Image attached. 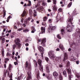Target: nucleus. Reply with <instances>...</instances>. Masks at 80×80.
Wrapping results in <instances>:
<instances>
[{
    "mask_svg": "<svg viewBox=\"0 0 80 80\" xmlns=\"http://www.w3.org/2000/svg\"><path fill=\"white\" fill-rule=\"evenodd\" d=\"M72 21H73V17L71 16L67 21V23H68V24L67 26V30L68 32H71V30H72V25L73 24Z\"/></svg>",
    "mask_w": 80,
    "mask_h": 80,
    "instance_id": "nucleus-1",
    "label": "nucleus"
},
{
    "mask_svg": "<svg viewBox=\"0 0 80 80\" xmlns=\"http://www.w3.org/2000/svg\"><path fill=\"white\" fill-rule=\"evenodd\" d=\"M42 60L40 59H39L38 61V63L39 65V69L41 72L43 71V66L42 64Z\"/></svg>",
    "mask_w": 80,
    "mask_h": 80,
    "instance_id": "nucleus-2",
    "label": "nucleus"
},
{
    "mask_svg": "<svg viewBox=\"0 0 80 80\" xmlns=\"http://www.w3.org/2000/svg\"><path fill=\"white\" fill-rule=\"evenodd\" d=\"M66 70L68 72V80H72V78H73V75L72 74V72H71V70L68 69L66 68Z\"/></svg>",
    "mask_w": 80,
    "mask_h": 80,
    "instance_id": "nucleus-3",
    "label": "nucleus"
},
{
    "mask_svg": "<svg viewBox=\"0 0 80 80\" xmlns=\"http://www.w3.org/2000/svg\"><path fill=\"white\" fill-rule=\"evenodd\" d=\"M15 43L17 45H18V48H20L21 47V44L20 43V39L18 38L15 39Z\"/></svg>",
    "mask_w": 80,
    "mask_h": 80,
    "instance_id": "nucleus-4",
    "label": "nucleus"
},
{
    "mask_svg": "<svg viewBox=\"0 0 80 80\" xmlns=\"http://www.w3.org/2000/svg\"><path fill=\"white\" fill-rule=\"evenodd\" d=\"M26 15H27V12H26L25 10H24L21 16V17L22 18V19L21 20V22L22 23H23V19L22 17H25V16H26Z\"/></svg>",
    "mask_w": 80,
    "mask_h": 80,
    "instance_id": "nucleus-5",
    "label": "nucleus"
},
{
    "mask_svg": "<svg viewBox=\"0 0 80 80\" xmlns=\"http://www.w3.org/2000/svg\"><path fill=\"white\" fill-rule=\"evenodd\" d=\"M76 32H77V34L75 33V35H76L75 37L76 38H78L79 37V38L80 39V29H77L76 30Z\"/></svg>",
    "mask_w": 80,
    "mask_h": 80,
    "instance_id": "nucleus-6",
    "label": "nucleus"
},
{
    "mask_svg": "<svg viewBox=\"0 0 80 80\" xmlns=\"http://www.w3.org/2000/svg\"><path fill=\"white\" fill-rule=\"evenodd\" d=\"M48 54L50 56V59H52L53 58H55V55L54 54V53L53 52V51H50L48 53Z\"/></svg>",
    "mask_w": 80,
    "mask_h": 80,
    "instance_id": "nucleus-7",
    "label": "nucleus"
},
{
    "mask_svg": "<svg viewBox=\"0 0 80 80\" xmlns=\"http://www.w3.org/2000/svg\"><path fill=\"white\" fill-rule=\"evenodd\" d=\"M25 68L26 70H30V66H28V62H26Z\"/></svg>",
    "mask_w": 80,
    "mask_h": 80,
    "instance_id": "nucleus-8",
    "label": "nucleus"
},
{
    "mask_svg": "<svg viewBox=\"0 0 80 80\" xmlns=\"http://www.w3.org/2000/svg\"><path fill=\"white\" fill-rule=\"evenodd\" d=\"M45 42H46V38H44L42 39L41 43V45H42V46L43 47L46 46H45Z\"/></svg>",
    "mask_w": 80,
    "mask_h": 80,
    "instance_id": "nucleus-9",
    "label": "nucleus"
},
{
    "mask_svg": "<svg viewBox=\"0 0 80 80\" xmlns=\"http://www.w3.org/2000/svg\"><path fill=\"white\" fill-rule=\"evenodd\" d=\"M41 32H40V34H43V33H45V27H41Z\"/></svg>",
    "mask_w": 80,
    "mask_h": 80,
    "instance_id": "nucleus-10",
    "label": "nucleus"
},
{
    "mask_svg": "<svg viewBox=\"0 0 80 80\" xmlns=\"http://www.w3.org/2000/svg\"><path fill=\"white\" fill-rule=\"evenodd\" d=\"M44 9V8L42 6L40 7L39 8H37L36 9L37 11H38L40 12H42V11H43Z\"/></svg>",
    "mask_w": 80,
    "mask_h": 80,
    "instance_id": "nucleus-11",
    "label": "nucleus"
},
{
    "mask_svg": "<svg viewBox=\"0 0 80 80\" xmlns=\"http://www.w3.org/2000/svg\"><path fill=\"white\" fill-rule=\"evenodd\" d=\"M46 72L47 73H50V69H49V65L48 64L45 65Z\"/></svg>",
    "mask_w": 80,
    "mask_h": 80,
    "instance_id": "nucleus-12",
    "label": "nucleus"
},
{
    "mask_svg": "<svg viewBox=\"0 0 80 80\" xmlns=\"http://www.w3.org/2000/svg\"><path fill=\"white\" fill-rule=\"evenodd\" d=\"M13 68V66H12V65L11 64H9V66L8 67V68L7 69V70H8V72H12V68Z\"/></svg>",
    "mask_w": 80,
    "mask_h": 80,
    "instance_id": "nucleus-13",
    "label": "nucleus"
},
{
    "mask_svg": "<svg viewBox=\"0 0 80 80\" xmlns=\"http://www.w3.org/2000/svg\"><path fill=\"white\" fill-rule=\"evenodd\" d=\"M38 50H39V52H44V48L43 47H42L41 46H39L38 48Z\"/></svg>",
    "mask_w": 80,
    "mask_h": 80,
    "instance_id": "nucleus-14",
    "label": "nucleus"
},
{
    "mask_svg": "<svg viewBox=\"0 0 80 80\" xmlns=\"http://www.w3.org/2000/svg\"><path fill=\"white\" fill-rule=\"evenodd\" d=\"M64 59L63 60V62H65L68 58V55L67 53H65L64 54Z\"/></svg>",
    "mask_w": 80,
    "mask_h": 80,
    "instance_id": "nucleus-15",
    "label": "nucleus"
},
{
    "mask_svg": "<svg viewBox=\"0 0 80 80\" xmlns=\"http://www.w3.org/2000/svg\"><path fill=\"white\" fill-rule=\"evenodd\" d=\"M0 40L2 41V43H4L5 42V38H3V36H1L0 37Z\"/></svg>",
    "mask_w": 80,
    "mask_h": 80,
    "instance_id": "nucleus-16",
    "label": "nucleus"
},
{
    "mask_svg": "<svg viewBox=\"0 0 80 80\" xmlns=\"http://www.w3.org/2000/svg\"><path fill=\"white\" fill-rule=\"evenodd\" d=\"M62 74L64 77H67V73L65 71H63L62 72Z\"/></svg>",
    "mask_w": 80,
    "mask_h": 80,
    "instance_id": "nucleus-17",
    "label": "nucleus"
},
{
    "mask_svg": "<svg viewBox=\"0 0 80 80\" xmlns=\"http://www.w3.org/2000/svg\"><path fill=\"white\" fill-rule=\"evenodd\" d=\"M31 30L32 31L31 32L32 33H35V32L36 31V29H35V28L33 26H32L31 27Z\"/></svg>",
    "mask_w": 80,
    "mask_h": 80,
    "instance_id": "nucleus-18",
    "label": "nucleus"
},
{
    "mask_svg": "<svg viewBox=\"0 0 80 80\" xmlns=\"http://www.w3.org/2000/svg\"><path fill=\"white\" fill-rule=\"evenodd\" d=\"M28 77L27 78V80H30V79H31V78H32V76H31L29 72H28Z\"/></svg>",
    "mask_w": 80,
    "mask_h": 80,
    "instance_id": "nucleus-19",
    "label": "nucleus"
},
{
    "mask_svg": "<svg viewBox=\"0 0 80 80\" xmlns=\"http://www.w3.org/2000/svg\"><path fill=\"white\" fill-rule=\"evenodd\" d=\"M52 25H49V29H50L51 30H55V27H53V26H52Z\"/></svg>",
    "mask_w": 80,
    "mask_h": 80,
    "instance_id": "nucleus-20",
    "label": "nucleus"
},
{
    "mask_svg": "<svg viewBox=\"0 0 80 80\" xmlns=\"http://www.w3.org/2000/svg\"><path fill=\"white\" fill-rule=\"evenodd\" d=\"M59 47L60 49H61V50L63 51L65 50V48H64V47H63V45L60 44L59 46Z\"/></svg>",
    "mask_w": 80,
    "mask_h": 80,
    "instance_id": "nucleus-21",
    "label": "nucleus"
},
{
    "mask_svg": "<svg viewBox=\"0 0 80 80\" xmlns=\"http://www.w3.org/2000/svg\"><path fill=\"white\" fill-rule=\"evenodd\" d=\"M59 80H63V76H62V75L61 74H60L59 75Z\"/></svg>",
    "mask_w": 80,
    "mask_h": 80,
    "instance_id": "nucleus-22",
    "label": "nucleus"
},
{
    "mask_svg": "<svg viewBox=\"0 0 80 80\" xmlns=\"http://www.w3.org/2000/svg\"><path fill=\"white\" fill-rule=\"evenodd\" d=\"M4 62L5 63L7 64V62H8V61H9V60H10V59L8 58H6L4 59Z\"/></svg>",
    "mask_w": 80,
    "mask_h": 80,
    "instance_id": "nucleus-23",
    "label": "nucleus"
},
{
    "mask_svg": "<svg viewBox=\"0 0 80 80\" xmlns=\"http://www.w3.org/2000/svg\"><path fill=\"white\" fill-rule=\"evenodd\" d=\"M53 75L54 77H58V73L57 72H54L53 73Z\"/></svg>",
    "mask_w": 80,
    "mask_h": 80,
    "instance_id": "nucleus-24",
    "label": "nucleus"
},
{
    "mask_svg": "<svg viewBox=\"0 0 80 80\" xmlns=\"http://www.w3.org/2000/svg\"><path fill=\"white\" fill-rule=\"evenodd\" d=\"M4 49H3V48H2V57H4V55H5V54L4 53Z\"/></svg>",
    "mask_w": 80,
    "mask_h": 80,
    "instance_id": "nucleus-25",
    "label": "nucleus"
},
{
    "mask_svg": "<svg viewBox=\"0 0 80 80\" xmlns=\"http://www.w3.org/2000/svg\"><path fill=\"white\" fill-rule=\"evenodd\" d=\"M3 18H4L5 17V15H6V11L5 10V9H3Z\"/></svg>",
    "mask_w": 80,
    "mask_h": 80,
    "instance_id": "nucleus-26",
    "label": "nucleus"
},
{
    "mask_svg": "<svg viewBox=\"0 0 80 80\" xmlns=\"http://www.w3.org/2000/svg\"><path fill=\"white\" fill-rule=\"evenodd\" d=\"M61 34L62 35H63V33H65V30L63 29H61Z\"/></svg>",
    "mask_w": 80,
    "mask_h": 80,
    "instance_id": "nucleus-27",
    "label": "nucleus"
},
{
    "mask_svg": "<svg viewBox=\"0 0 80 80\" xmlns=\"http://www.w3.org/2000/svg\"><path fill=\"white\" fill-rule=\"evenodd\" d=\"M37 79H38V80H39V79H40V73H38L37 74Z\"/></svg>",
    "mask_w": 80,
    "mask_h": 80,
    "instance_id": "nucleus-28",
    "label": "nucleus"
},
{
    "mask_svg": "<svg viewBox=\"0 0 80 80\" xmlns=\"http://www.w3.org/2000/svg\"><path fill=\"white\" fill-rule=\"evenodd\" d=\"M33 11L34 12L33 13V17H35L37 16V11L35 10H34Z\"/></svg>",
    "mask_w": 80,
    "mask_h": 80,
    "instance_id": "nucleus-29",
    "label": "nucleus"
},
{
    "mask_svg": "<svg viewBox=\"0 0 80 80\" xmlns=\"http://www.w3.org/2000/svg\"><path fill=\"white\" fill-rule=\"evenodd\" d=\"M33 13V12H32V10L31 9H30L29 11V13L30 15H32V13Z\"/></svg>",
    "mask_w": 80,
    "mask_h": 80,
    "instance_id": "nucleus-30",
    "label": "nucleus"
},
{
    "mask_svg": "<svg viewBox=\"0 0 80 80\" xmlns=\"http://www.w3.org/2000/svg\"><path fill=\"white\" fill-rule=\"evenodd\" d=\"M42 25H43V26H44V27H47V23H46V22H42Z\"/></svg>",
    "mask_w": 80,
    "mask_h": 80,
    "instance_id": "nucleus-31",
    "label": "nucleus"
},
{
    "mask_svg": "<svg viewBox=\"0 0 80 80\" xmlns=\"http://www.w3.org/2000/svg\"><path fill=\"white\" fill-rule=\"evenodd\" d=\"M45 59L47 63H48L49 64L50 63V62H49V59L48 58L46 57Z\"/></svg>",
    "mask_w": 80,
    "mask_h": 80,
    "instance_id": "nucleus-32",
    "label": "nucleus"
},
{
    "mask_svg": "<svg viewBox=\"0 0 80 80\" xmlns=\"http://www.w3.org/2000/svg\"><path fill=\"white\" fill-rule=\"evenodd\" d=\"M29 32V30L27 28L23 30V32H25V33H27V32Z\"/></svg>",
    "mask_w": 80,
    "mask_h": 80,
    "instance_id": "nucleus-33",
    "label": "nucleus"
},
{
    "mask_svg": "<svg viewBox=\"0 0 80 80\" xmlns=\"http://www.w3.org/2000/svg\"><path fill=\"white\" fill-rule=\"evenodd\" d=\"M53 11L54 12H56L57 11V8H56V6L55 5H54L53 7Z\"/></svg>",
    "mask_w": 80,
    "mask_h": 80,
    "instance_id": "nucleus-34",
    "label": "nucleus"
},
{
    "mask_svg": "<svg viewBox=\"0 0 80 80\" xmlns=\"http://www.w3.org/2000/svg\"><path fill=\"white\" fill-rule=\"evenodd\" d=\"M40 3L38 2L37 5L35 6L36 8H37V7L39 8V7H40Z\"/></svg>",
    "mask_w": 80,
    "mask_h": 80,
    "instance_id": "nucleus-35",
    "label": "nucleus"
},
{
    "mask_svg": "<svg viewBox=\"0 0 80 80\" xmlns=\"http://www.w3.org/2000/svg\"><path fill=\"white\" fill-rule=\"evenodd\" d=\"M57 38L59 40L62 39V38H61V36H60V34H58L57 35Z\"/></svg>",
    "mask_w": 80,
    "mask_h": 80,
    "instance_id": "nucleus-36",
    "label": "nucleus"
},
{
    "mask_svg": "<svg viewBox=\"0 0 80 80\" xmlns=\"http://www.w3.org/2000/svg\"><path fill=\"white\" fill-rule=\"evenodd\" d=\"M34 67H37V66H38V65H37V62L36 61H35L34 62Z\"/></svg>",
    "mask_w": 80,
    "mask_h": 80,
    "instance_id": "nucleus-37",
    "label": "nucleus"
},
{
    "mask_svg": "<svg viewBox=\"0 0 80 80\" xmlns=\"http://www.w3.org/2000/svg\"><path fill=\"white\" fill-rule=\"evenodd\" d=\"M70 63L69 61L67 63V67H68L70 66Z\"/></svg>",
    "mask_w": 80,
    "mask_h": 80,
    "instance_id": "nucleus-38",
    "label": "nucleus"
},
{
    "mask_svg": "<svg viewBox=\"0 0 80 80\" xmlns=\"http://www.w3.org/2000/svg\"><path fill=\"white\" fill-rule=\"evenodd\" d=\"M53 1V4L54 5H56L57 3V0H52Z\"/></svg>",
    "mask_w": 80,
    "mask_h": 80,
    "instance_id": "nucleus-39",
    "label": "nucleus"
},
{
    "mask_svg": "<svg viewBox=\"0 0 80 80\" xmlns=\"http://www.w3.org/2000/svg\"><path fill=\"white\" fill-rule=\"evenodd\" d=\"M72 2H71L68 5V7L69 8H70V7H71V6L72 5Z\"/></svg>",
    "mask_w": 80,
    "mask_h": 80,
    "instance_id": "nucleus-40",
    "label": "nucleus"
},
{
    "mask_svg": "<svg viewBox=\"0 0 80 80\" xmlns=\"http://www.w3.org/2000/svg\"><path fill=\"white\" fill-rule=\"evenodd\" d=\"M59 67L60 68H63V65L62 64H61L59 65Z\"/></svg>",
    "mask_w": 80,
    "mask_h": 80,
    "instance_id": "nucleus-41",
    "label": "nucleus"
},
{
    "mask_svg": "<svg viewBox=\"0 0 80 80\" xmlns=\"http://www.w3.org/2000/svg\"><path fill=\"white\" fill-rule=\"evenodd\" d=\"M47 17H45L43 18V21H44V22H45V21H47Z\"/></svg>",
    "mask_w": 80,
    "mask_h": 80,
    "instance_id": "nucleus-42",
    "label": "nucleus"
},
{
    "mask_svg": "<svg viewBox=\"0 0 80 80\" xmlns=\"http://www.w3.org/2000/svg\"><path fill=\"white\" fill-rule=\"evenodd\" d=\"M11 55V54L9 52H8L7 54V57H10Z\"/></svg>",
    "mask_w": 80,
    "mask_h": 80,
    "instance_id": "nucleus-43",
    "label": "nucleus"
},
{
    "mask_svg": "<svg viewBox=\"0 0 80 80\" xmlns=\"http://www.w3.org/2000/svg\"><path fill=\"white\" fill-rule=\"evenodd\" d=\"M15 48H16V44H14L13 46V49L15 50Z\"/></svg>",
    "mask_w": 80,
    "mask_h": 80,
    "instance_id": "nucleus-44",
    "label": "nucleus"
},
{
    "mask_svg": "<svg viewBox=\"0 0 80 80\" xmlns=\"http://www.w3.org/2000/svg\"><path fill=\"white\" fill-rule=\"evenodd\" d=\"M42 6H46V5H47V3H46V2H44L42 3Z\"/></svg>",
    "mask_w": 80,
    "mask_h": 80,
    "instance_id": "nucleus-45",
    "label": "nucleus"
},
{
    "mask_svg": "<svg viewBox=\"0 0 80 80\" xmlns=\"http://www.w3.org/2000/svg\"><path fill=\"white\" fill-rule=\"evenodd\" d=\"M78 48V47H77V46H75L73 48V49H74V50H76V49H77V48Z\"/></svg>",
    "mask_w": 80,
    "mask_h": 80,
    "instance_id": "nucleus-46",
    "label": "nucleus"
},
{
    "mask_svg": "<svg viewBox=\"0 0 80 80\" xmlns=\"http://www.w3.org/2000/svg\"><path fill=\"white\" fill-rule=\"evenodd\" d=\"M46 77H47L48 80H50V77L48 76H46Z\"/></svg>",
    "mask_w": 80,
    "mask_h": 80,
    "instance_id": "nucleus-47",
    "label": "nucleus"
},
{
    "mask_svg": "<svg viewBox=\"0 0 80 80\" xmlns=\"http://www.w3.org/2000/svg\"><path fill=\"white\" fill-rule=\"evenodd\" d=\"M62 11V8H60L58 9V12H61Z\"/></svg>",
    "mask_w": 80,
    "mask_h": 80,
    "instance_id": "nucleus-48",
    "label": "nucleus"
},
{
    "mask_svg": "<svg viewBox=\"0 0 80 80\" xmlns=\"http://www.w3.org/2000/svg\"><path fill=\"white\" fill-rule=\"evenodd\" d=\"M31 20V18L30 17H29L28 19H27V22H28V21H30Z\"/></svg>",
    "mask_w": 80,
    "mask_h": 80,
    "instance_id": "nucleus-49",
    "label": "nucleus"
},
{
    "mask_svg": "<svg viewBox=\"0 0 80 80\" xmlns=\"http://www.w3.org/2000/svg\"><path fill=\"white\" fill-rule=\"evenodd\" d=\"M59 59H60V57H57L55 58V60H56V61H58Z\"/></svg>",
    "mask_w": 80,
    "mask_h": 80,
    "instance_id": "nucleus-50",
    "label": "nucleus"
},
{
    "mask_svg": "<svg viewBox=\"0 0 80 80\" xmlns=\"http://www.w3.org/2000/svg\"><path fill=\"white\" fill-rule=\"evenodd\" d=\"M7 71L5 72H4V75H3L4 77H6V76L7 75Z\"/></svg>",
    "mask_w": 80,
    "mask_h": 80,
    "instance_id": "nucleus-51",
    "label": "nucleus"
},
{
    "mask_svg": "<svg viewBox=\"0 0 80 80\" xmlns=\"http://www.w3.org/2000/svg\"><path fill=\"white\" fill-rule=\"evenodd\" d=\"M12 75H13V74H12V73H11V75H10L9 77L10 78H12Z\"/></svg>",
    "mask_w": 80,
    "mask_h": 80,
    "instance_id": "nucleus-52",
    "label": "nucleus"
},
{
    "mask_svg": "<svg viewBox=\"0 0 80 80\" xmlns=\"http://www.w3.org/2000/svg\"><path fill=\"white\" fill-rule=\"evenodd\" d=\"M14 63L15 65H17L18 64V62H14Z\"/></svg>",
    "mask_w": 80,
    "mask_h": 80,
    "instance_id": "nucleus-53",
    "label": "nucleus"
},
{
    "mask_svg": "<svg viewBox=\"0 0 80 80\" xmlns=\"http://www.w3.org/2000/svg\"><path fill=\"white\" fill-rule=\"evenodd\" d=\"M48 21L49 22H50V23H52V20L50 19H49L48 20Z\"/></svg>",
    "mask_w": 80,
    "mask_h": 80,
    "instance_id": "nucleus-54",
    "label": "nucleus"
},
{
    "mask_svg": "<svg viewBox=\"0 0 80 80\" xmlns=\"http://www.w3.org/2000/svg\"><path fill=\"white\" fill-rule=\"evenodd\" d=\"M14 59L16 60V62H18V60H17V57H15L14 58Z\"/></svg>",
    "mask_w": 80,
    "mask_h": 80,
    "instance_id": "nucleus-55",
    "label": "nucleus"
},
{
    "mask_svg": "<svg viewBox=\"0 0 80 80\" xmlns=\"http://www.w3.org/2000/svg\"><path fill=\"white\" fill-rule=\"evenodd\" d=\"M6 71L7 72H8V76H9V73H10L9 72H10V71H8V70H7Z\"/></svg>",
    "mask_w": 80,
    "mask_h": 80,
    "instance_id": "nucleus-56",
    "label": "nucleus"
},
{
    "mask_svg": "<svg viewBox=\"0 0 80 80\" xmlns=\"http://www.w3.org/2000/svg\"><path fill=\"white\" fill-rule=\"evenodd\" d=\"M23 30V29H22V28H20L18 30V31H21V30Z\"/></svg>",
    "mask_w": 80,
    "mask_h": 80,
    "instance_id": "nucleus-57",
    "label": "nucleus"
},
{
    "mask_svg": "<svg viewBox=\"0 0 80 80\" xmlns=\"http://www.w3.org/2000/svg\"><path fill=\"white\" fill-rule=\"evenodd\" d=\"M25 45L27 47H28L29 45V44L28 43H26L25 44Z\"/></svg>",
    "mask_w": 80,
    "mask_h": 80,
    "instance_id": "nucleus-58",
    "label": "nucleus"
},
{
    "mask_svg": "<svg viewBox=\"0 0 80 80\" xmlns=\"http://www.w3.org/2000/svg\"><path fill=\"white\" fill-rule=\"evenodd\" d=\"M20 78H21L20 76L18 77V79H17V80H20Z\"/></svg>",
    "mask_w": 80,
    "mask_h": 80,
    "instance_id": "nucleus-59",
    "label": "nucleus"
},
{
    "mask_svg": "<svg viewBox=\"0 0 80 80\" xmlns=\"http://www.w3.org/2000/svg\"><path fill=\"white\" fill-rule=\"evenodd\" d=\"M10 17H11V16L10 15L8 17L7 19H8V20H10Z\"/></svg>",
    "mask_w": 80,
    "mask_h": 80,
    "instance_id": "nucleus-60",
    "label": "nucleus"
},
{
    "mask_svg": "<svg viewBox=\"0 0 80 80\" xmlns=\"http://www.w3.org/2000/svg\"><path fill=\"white\" fill-rule=\"evenodd\" d=\"M41 57H43V52H41Z\"/></svg>",
    "mask_w": 80,
    "mask_h": 80,
    "instance_id": "nucleus-61",
    "label": "nucleus"
},
{
    "mask_svg": "<svg viewBox=\"0 0 80 80\" xmlns=\"http://www.w3.org/2000/svg\"><path fill=\"white\" fill-rule=\"evenodd\" d=\"M22 26H23L24 27H26V25L25 24H22Z\"/></svg>",
    "mask_w": 80,
    "mask_h": 80,
    "instance_id": "nucleus-62",
    "label": "nucleus"
},
{
    "mask_svg": "<svg viewBox=\"0 0 80 80\" xmlns=\"http://www.w3.org/2000/svg\"><path fill=\"white\" fill-rule=\"evenodd\" d=\"M72 50V49L71 48H69L68 49V52H70Z\"/></svg>",
    "mask_w": 80,
    "mask_h": 80,
    "instance_id": "nucleus-63",
    "label": "nucleus"
},
{
    "mask_svg": "<svg viewBox=\"0 0 80 80\" xmlns=\"http://www.w3.org/2000/svg\"><path fill=\"white\" fill-rule=\"evenodd\" d=\"M56 51H60V49L59 48H57L56 49Z\"/></svg>",
    "mask_w": 80,
    "mask_h": 80,
    "instance_id": "nucleus-64",
    "label": "nucleus"
}]
</instances>
